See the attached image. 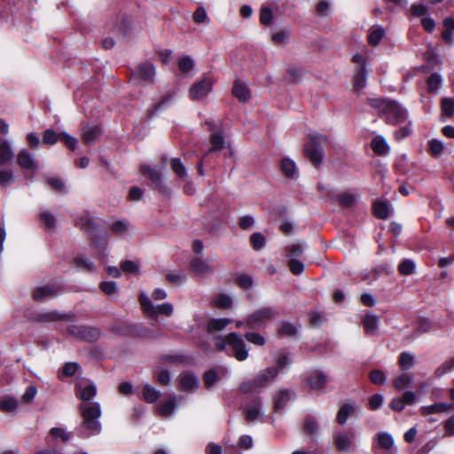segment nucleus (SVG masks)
<instances>
[{"label": "nucleus", "instance_id": "nucleus-1", "mask_svg": "<svg viewBox=\"0 0 454 454\" xmlns=\"http://www.w3.org/2000/svg\"><path fill=\"white\" fill-rule=\"evenodd\" d=\"M76 395L83 401L80 405L82 416V427L89 434L84 436L98 434L101 432V406L98 402H90L97 394V387L90 382H81L76 385Z\"/></svg>", "mask_w": 454, "mask_h": 454}, {"label": "nucleus", "instance_id": "nucleus-2", "mask_svg": "<svg viewBox=\"0 0 454 454\" xmlns=\"http://www.w3.org/2000/svg\"><path fill=\"white\" fill-rule=\"evenodd\" d=\"M369 104L372 107L378 109L386 118L389 124L399 125L407 121V110L399 103L386 98H369Z\"/></svg>", "mask_w": 454, "mask_h": 454}, {"label": "nucleus", "instance_id": "nucleus-3", "mask_svg": "<svg viewBox=\"0 0 454 454\" xmlns=\"http://www.w3.org/2000/svg\"><path fill=\"white\" fill-rule=\"evenodd\" d=\"M214 345L219 351H223L227 346L233 350L234 357L239 361H244L248 357V349L242 337L236 333H231L225 336H219L214 339Z\"/></svg>", "mask_w": 454, "mask_h": 454}, {"label": "nucleus", "instance_id": "nucleus-4", "mask_svg": "<svg viewBox=\"0 0 454 454\" xmlns=\"http://www.w3.org/2000/svg\"><path fill=\"white\" fill-rule=\"evenodd\" d=\"M139 301L142 310L152 318H156L159 315L170 317L174 313V307L171 303L153 305L151 299L144 293L140 294Z\"/></svg>", "mask_w": 454, "mask_h": 454}, {"label": "nucleus", "instance_id": "nucleus-5", "mask_svg": "<svg viewBox=\"0 0 454 454\" xmlns=\"http://www.w3.org/2000/svg\"><path fill=\"white\" fill-rule=\"evenodd\" d=\"M310 141L305 146V153L315 166L322 162L324 151L323 144L328 143V137L322 134H311Z\"/></svg>", "mask_w": 454, "mask_h": 454}, {"label": "nucleus", "instance_id": "nucleus-6", "mask_svg": "<svg viewBox=\"0 0 454 454\" xmlns=\"http://www.w3.org/2000/svg\"><path fill=\"white\" fill-rule=\"evenodd\" d=\"M357 434L353 429L337 431L333 435V442L337 450L350 452L356 447Z\"/></svg>", "mask_w": 454, "mask_h": 454}, {"label": "nucleus", "instance_id": "nucleus-7", "mask_svg": "<svg viewBox=\"0 0 454 454\" xmlns=\"http://www.w3.org/2000/svg\"><path fill=\"white\" fill-rule=\"evenodd\" d=\"M207 124L208 125L210 130L213 131L211 135V147L209 149V152H217L221 150H225V155L232 156L233 155V150L227 142L223 134L217 130L219 127V122H215L213 121H207Z\"/></svg>", "mask_w": 454, "mask_h": 454}, {"label": "nucleus", "instance_id": "nucleus-8", "mask_svg": "<svg viewBox=\"0 0 454 454\" xmlns=\"http://www.w3.org/2000/svg\"><path fill=\"white\" fill-rule=\"evenodd\" d=\"M278 311L270 307H263L252 313L247 319V325L251 329H257L266 321L276 317Z\"/></svg>", "mask_w": 454, "mask_h": 454}, {"label": "nucleus", "instance_id": "nucleus-9", "mask_svg": "<svg viewBox=\"0 0 454 454\" xmlns=\"http://www.w3.org/2000/svg\"><path fill=\"white\" fill-rule=\"evenodd\" d=\"M189 268L192 273L201 278H207L215 271L214 266L210 263V261L200 256L192 258Z\"/></svg>", "mask_w": 454, "mask_h": 454}, {"label": "nucleus", "instance_id": "nucleus-10", "mask_svg": "<svg viewBox=\"0 0 454 454\" xmlns=\"http://www.w3.org/2000/svg\"><path fill=\"white\" fill-rule=\"evenodd\" d=\"M213 82L209 78H203L194 82L189 89V97L192 100L204 99L212 90Z\"/></svg>", "mask_w": 454, "mask_h": 454}, {"label": "nucleus", "instance_id": "nucleus-11", "mask_svg": "<svg viewBox=\"0 0 454 454\" xmlns=\"http://www.w3.org/2000/svg\"><path fill=\"white\" fill-rule=\"evenodd\" d=\"M245 418L248 422H261L263 419L264 412L260 399H255L243 407Z\"/></svg>", "mask_w": 454, "mask_h": 454}, {"label": "nucleus", "instance_id": "nucleus-12", "mask_svg": "<svg viewBox=\"0 0 454 454\" xmlns=\"http://www.w3.org/2000/svg\"><path fill=\"white\" fill-rule=\"evenodd\" d=\"M17 161L19 166L24 170L25 176L27 172L34 173L38 169V163L35 160L34 155L29 153L27 149H22L18 156Z\"/></svg>", "mask_w": 454, "mask_h": 454}, {"label": "nucleus", "instance_id": "nucleus-13", "mask_svg": "<svg viewBox=\"0 0 454 454\" xmlns=\"http://www.w3.org/2000/svg\"><path fill=\"white\" fill-rule=\"evenodd\" d=\"M155 68L153 64L145 62L140 64L132 73V79L137 82H152L154 79Z\"/></svg>", "mask_w": 454, "mask_h": 454}, {"label": "nucleus", "instance_id": "nucleus-14", "mask_svg": "<svg viewBox=\"0 0 454 454\" xmlns=\"http://www.w3.org/2000/svg\"><path fill=\"white\" fill-rule=\"evenodd\" d=\"M181 390L193 392L200 386V380L194 374L184 372L179 375Z\"/></svg>", "mask_w": 454, "mask_h": 454}, {"label": "nucleus", "instance_id": "nucleus-15", "mask_svg": "<svg viewBox=\"0 0 454 454\" xmlns=\"http://www.w3.org/2000/svg\"><path fill=\"white\" fill-rule=\"evenodd\" d=\"M59 292V288L56 285H45L43 286L37 287L34 291V298L36 301H45L50 298L54 297Z\"/></svg>", "mask_w": 454, "mask_h": 454}, {"label": "nucleus", "instance_id": "nucleus-16", "mask_svg": "<svg viewBox=\"0 0 454 454\" xmlns=\"http://www.w3.org/2000/svg\"><path fill=\"white\" fill-rule=\"evenodd\" d=\"M68 332L73 335L86 339L90 341L98 339L99 336V332L98 329H92L84 326H71L68 329Z\"/></svg>", "mask_w": 454, "mask_h": 454}, {"label": "nucleus", "instance_id": "nucleus-17", "mask_svg": "<svg viewBox=\"0 0 454 454\" xmlns=\"http://www.w3.org/2000/svg\"><path fill=\"white\" fill-rule=\"evenodd\" d=\"M278 373L279 370L278 367H269L266 370L260 372L254 377L257 387L260 388L266 386L270 381L273 380Z\"/></svg>", "mask_w": 454, "mask_h": 454}, {"label": "nucleus", "instance_id": "nucleus-18", "mask_svg": "<svg viewBox=\"0 0 454 454\" xmlns=\"http://www.w3.org/2000/svg\"><path fill=\"white\" fill-rule=\"evenodd\" d=\"M232 94L239 101L243 103L248 101L251 98L250 90L247 84L239 80L234 82Z\"/></svg>", "mask_w": 454, "mask_h": 454}, {"label": "nucleus", "instance_id": "nucleus-19", "mask_svg": "<svg viewBox=\"0 0 454 454\" xmlns=\"http://www.w3.org/2000/svg\"><path fill=\"white\" fill-rule=\"evenodd\" d=\"M454 410V404L450 403H437L421 407V414L427 416L434 413H448Z\"/></svg>", "mask_w": 454, "mask_h": 454}, {"label": "nucleus", "instance_id": "nucleus-20", "mask_svg": "<svg viewBox=\"0 0 454 454\" xmlns=\"http://www.w3.org/2000/svg\"><path fill=\"white\" fill-rule=\"evenodd\" d=\"M373 152L381 156L387 155L390 152V146L383 136L376 135L371 143Z\"/></svg>", "mask_w": 454, "mask_h": 454}, {"label": "nucleus", "instance_id": "nucleus-21", "mask_svg": "<svg viewBox=\"0 0 454 454\" xmlns=\"http://www.w3.org/2000/svg\"><path fill=\"white\" fill-rule=\"evenodd\" d=\"M293 392L290 390L283 389L278 391L273 397L274 411L278 412L280 410H282L286 405V403L291 400Z\"/></svg>", "mask_w": 454, "mask_h": 454}, {"label": "nucleus", "instance_id": "nucleus-22", "mask_svg": "<svg viewBox=\"0 0 454 454\" xmlns=\"http://www.w3.org/2000/svg\"><path fill=\"white\" fill-rule=\"evenodd\" d=\"M327 382V377L319 371L313 372L308 378V385L315 390L322 389Z\"/></svg>", "mask_w": 454, "mask_h": 454}, {"label": "nucleus", "instance_id": "nucleus-23", "mask_svg": "<svg viewBox=\"0 0 454 454\" xmlns=\"http://www.w3.org/2000/svg\"><path fill=\"white\" fill-rule=\"evenodd\" d=\"M142 174L150 178L156 187L162 188V174L160 168L144 166L142 167Z\"/></svg>", "mask_w": 454, "mask_h": 454}, {"label": "nucleus", "instance_id": "nucleus-24", "mask_svg": "<svg viewBox=\"0 0 454 454\" xmlns=\"http://www.w3.org/2000/svg\"><path fill=\"white\" fill-rule=\"evenodd\" d=\"M358 406L354 403H344L339 410L336 420L340 425L347 422L348 419L357 410Z\"/></svg>", "mask_w": 454, "mask_h": 454}, {"label": "nucleus", "instance_id": "nucleus-25", "mask_svg": "<svg viewBox=\"0 0 454 454\" xmlns=\"http://www.w3.org/2000/svg\"><path fill=\"white\" fill-rule=\"evenodd\" d=\"M367 82V71L365 67H359L356 68L353 78L354 90L359 91L366 86Z\"/></svg>", "mask_w": 454, "mask_h": 454}, {"label": "nucleus", "instance_id": "nucleus-26", "mask_svg": "<svg viewBox=\"0 0 454 454\" xmlns=\"http://www.w3.org/2000/svg\"><path fill=\"white\" fill-rule=\"evenodd\" d=\"M101 129L98 126H86L82 129V137L83 142L90 145L100 136Z\"/></svg>", "mask_w": 454, "mask_h": 454}, {"label": "nucleus", "instance_id": "nucleus-27", "mask_svg": "<svg viewBox=\"0 0 454 454\" xmlns=\"http://www.w3.org/2000/svg\"><path fill=\"white\" fill-rule=\"evenodd\" d=\"M291 31L289 28H283L271 34V43L276 46H285L290 40Z\"/></svg>", "mask_w": 454, "mask_h": 454}, {"label": "nucleus", "instance_id": "nucleus-28", "mask_svg": "<svg viewBox=\"0 0 454 454\" xmlns=\"http://www.w3.org/2000/svg\"><path fill=\"white\" fill-rule=\"evenodd\" d=\"M380 317L374 314L368 313L363 319L364 331L367 334L372 335L379 326Z\"/></svg>", "mask_w": 454, "mask_h": 454}, {"label": "nucleus", "instance_id": "nucleus-29", "mask_svg": "<svg viewBox=\"0 0 454 454\" xmlns=\"http://www.w3.org/2000/svg\"><path fill=\"white\" fill-rule=\"evenodd\" d=\"M280 168H281V171H282L283 175H285V176L291 178V179L297 177V176H298L297 167H296L295 162L294 160H292L291 159H289V158L283 159L280 163Z\"/></svg>", "mask_w": 454, "mask_h": 454}, {"label": "nucleus", "instance_id": "nucleus-30", "mask_svg": "<svg viewBox=\"0 0 454 454\" xmlns=\"http://www.w3.org/2000/svg\"><path fill=\"white\" fill-rule=\"evenodd\" d=\"M385 36V29L380 25L372 26L368 34V43L372 46H377Z\"/></svg>", "mask_w": 454, "mask_h": 454}, {"label": "nucleus", "instance_id": "nucleus-31", "mask_svg": "<svg viewBox=\"0 0 454 454\" xmlns=\"http://www.w3.org/2000/svg\"><path fill=\"white\" fill-rule=\"evenodd\" d=\"M176 407V395H171L162 403H160L157 409L161 416L170 417L171 415H173Z\"/></svg>", "mask_w": 454, "mask_h": 454}, {"label": "nucleus", "instance_id": "nucleus-32", "mask_svg": "<svg viewBox=\"0 0 454 454\" xmlns=\"http://www.w3.org/2000/svg\"><path fill=\"white\" fill-rule=\"evenodd\" d=\"M231 323V320L229 318H212L207 322V332L215 333L223 331Z\"/></svg>", "mask_w": 454, "mask_h": 454}, {"label": "nucleus", "instance_id": "nucleus-33", "mask_svg": "<svg viewBox=\"0 0 454 454\" xmlns=\"http://www.w3.org/2000/svg\"><path fill=\"white\" fill-rule=\"evenodd\" d=\"M442 82H443V80H442V77L441 74H439L437 73L432 74L427 78V81L428 91L430 93H438L440 88L442 85Z\"/></svg>", "mask_w": 454, "mask_h": 454}, {"label": "nucleus", "instance_id": "nucleus-34", "mask_svg": "<svg viewBox=\"0 0 454 454\" xmlns=\"http://www.w3.org/2000/svg\"><path fill=\"white\" fill-rule=\"evenodd\" d=\"M377 441L380 447L385 450H391L394 448V439L392 435L387 432H380L377 434Z\"/></svg>", "mask_w": 454, "mask_h": 454}, {"label": "nucleus", "instance_id": "nucleus-35", "mask_svg": "<svg viewBox=\"0 0 454 454\" xmlns=\"http://www.w3.org/2000/svg\"><path fill=\"white\" fill-rule=\"evenodd\" d=\"M220 380V374L216 369H210L204 373L203 381L205 387L212 388Z\"/></svg>", "mask_w": 454, "mask_h": 454}, {"label": "nucleus", "instance_id": "nucleus-36", "mask_svg": "<svg viewBox=\"0 0 454 454\" xmlns=\"http://www.w3.org/2000/svg\"><path fill=\"white\" fill-rule=\"evenodd\" d=\"M374 214L378 218L386 219L390 214L389 204L387 201L379 200L373 205Z\"/></svg>", "mask_w": 454, "mask_h": 454}, {"label": "nucleus", "instance_id": "nucleus-37", "mask_svg": "<svg viewBox=\"0 0 454 454\" xmlns=\"http://www.w3.org/2000/svg\"><path fill=\"white\" fill-rule=\"evenodd\" d=\"M274 20V13L271 7L262 4L260 9V22L264 26H270Z\"/></svg>", "mask_w": 454, "mask_h": 454}, {"label": "nucleus", "instance_id": "nucleus-38", "mask_svg": "<svg viewBox=\"0 0 454 454\" xmlns=\"http://www.w3.org/2000/svg\"><path fill=\"white\" fill-rule=\"evenodd\" d=\"M18 404V401L12 396H4L0 400V409L6 413L15 411Z\"/></svg>", "mask_w": 454, "mask_h": 454}, {"label": "nucleus", "instance_id": "nucleus-39", "mask_svg": "<svg viewBox=\"0 0 454 454\" xmlns=\"http://www.w3.org/2000/svg\"><path fill=\"white\" fill-rule=\"evenodd\" d=\"M13 158V151L7 141L0 143V165L5 164Z\"/></svg>", "mask_w": 454, "mask_h": 454}, {"label": "nucleus", "instance_id": "nucleus-40", "mask_svg": "<svg viewBox=\"0 0 454 454\" xmlns=\"http://www.w3.org/2000/svg\"><path fill=\"white\" fill-rule=\"evenodd\" d=\"M170 166L176 176L180 179H186L188 176L187 169L180 159L174 158L170 161Z\"/></svg>", "mask_w": 454, "mask_h": 454}, {"label": "nucleus", "instance_id": "nucleus-41", "mask_svg": "<svg viewBox=\"0 0 454 454\" xmlns=\"http://www.w3.org/2000/svg\"><path fill=\"white\" fill-rule=\"evenodd\" d=\"M160 396V392L149 384H145L143 389L144 400L147 403H155Z\"/></svg>", "mask_w": 454, "mask_h": 454}, {"label": "nucleus", "instance_id": "nucleus-42", "mask_svg": "<svg viewBox=\"0 0 454 454\" xmlns=\"http://www.w3.org/2000/svg\"><path fill=\"white\" fill-rule=\"evenodd\" d=\"M413 382V377L410 373H403L394 380L395 387L402 391L405 387H408Z\"/></svg>", "mask_w": 454, "mask_h": 454}, {"label": "nucleus", "instance_id": "nucleus-43", "mask_svg": "<svg viewBox=\"0 0 454 454\" xmlns=\"http://www.w3.org/2000/svg\"><path fill=\"white\" fill-rule=\"evenodd\" d=\"M74 264L82 271H93L95 270L94 263L84 255L75 257Z\"/></svg>", "mask_w": 454, "mask_h": 454}, {"label": "nucleus", "instance_id": "nucleus-44", "mask_svg": "<svg viewBox=\"0 0 454 454\" xmlns=\"http://www.w3.org/2000/svg\"><path fill=\"white\" fill-rule=\"evenodd\" d=\"M40 219L48 231H52L56 227V218L50 211L43 210L40 213Z\"/></svg>", "mask_w": 454, "mask_h": 454}, {"label": "nucleus", "instance_id": "nucleus-45", "mask_svg": "<svg viewBox=\"0 0 454 454\" xmlns=\"http://www.w3.org/2000/svg\"><path fill=\"white\" fill-rule=\"evenodd\" d=\"M78 369V364L73 362L67 363L59 372V378L63 380L65 377H72L77 372Z\"/></svg>", "mask_w": 454, "mask_h": 454}, {"label": "nucleus", "instance_id": "nucleus-46", "mask_svg": "<svg viewBox=\"0 0 454 454\" xmlns=\"http://www.w3.org/2000/svg\"><path fill=\"white\" fill-rule=\"evenodd\" d=\"M429 148L431 154L436 158L442 156L445 152V145L443 142L438 139L430 140Z\"/></svg>", "mask_w": 454, "mask_h": 454}, {"label": "nucleus", "instance_id": "nucleus-47", "mask_svg": "<svg viewBox=\"0 0 454 454\" xmlns=\"http://www.w3.org/2000/svg\"><path fill=\"white\" fill-rule=\"evenodd\" d=\"M213 301L215 306L222 309H228L232 304L231 297L226 294H217L214 297Z\"/></svg>", "mask_w": 454, "mask_h": 454}, {"label": "nucleus", "instance_id": "nucleus-48", "mask_svg": "<svg viewBox=\"0 0 454 454\" xmlns=\"http://www.w3.org/2000/svg\"><path fill=\"white\" fill-rule=\"evenodd\" d=\"M415 356L411 353L403 352L399 356V364L403 370H409L414 365Z\"/></svg>", "mask_w": 454, "mask_h": 454}, {"label": "nucleus", "instance_id": "nucleus-49", "mask_svg": "<svg viewBox=\"0 0 454 454\" xmlns=\"http://www.w3.org/2000/svg\"><path fill=\"white\" fill-rule=\"evenodd\" d=\"M427 12L428 8L424 4H413L410 8V15L413 18H424Z\"/></svg>", "mask_w": 454, "mask_h": 454}, {"label": "nucleus", "instance_id": "nucleus-50", "mask_svg": "<svg viewBox=\"0 0 454 454\" xmlns=\"http://www.w3.org/2000/svg\"><path fill=\"white\" fill-rule=\"evenodd\" d=\"M298 332V325L293 323L284 322L279 328V334L282 336H294Z\"/></svg>", "mask_w": 454, "mask_h": 454}, {"label": "nucleus", "instance_id": "nucleus-51", "mask_svg": "<svg viewBox=\"0 0 454 454\" xmlns=\"http://www.w3.org/2000/svg\"><path fill=\"white\" fill-rule=\"evenodd\" d=\"M442 112L447 117L454 114V99L451 98H443L442 99Z\"/></svg>", "mask_w": 454, "mask_h": 454}, {"label": "nucleus", "instance_id": "nucleus-52", "mask_svg": "<svg viewBox=\"0 0 454 454\" xmlns=\"http://www.w3.org/2000/svg\"><path fill=\"white\" fill-rule=\"evenodd\" d=\"M178 67L181 72L188 74L193 69L194 61L191 57L184 56L179 59Z\"/></svg>", "mask_w": 454, "mask_h": 454}, {"label": "nucleus", "instance_id": "nucleus-53", "mask_svg": "<svg viewBox=\"0 0 454 454\" xmlns=\"http://www.w3.org/2000/svg\"><path fill=\"white\" fill-rule=\"evenodd\" d=\"M15 176L10 169H3L0 171V185L8 186L15 182Z\"/></svg>", "mask_w": 454, "mask_h": 454}, {"label": "nucleus", "instance_id": "nucleus-54", "mask_svg": "<svg viewBox=\"0 0 454 454\" xmlns=\"http://www.w3.org/2000/svg\"><path fill=\"white\" fill-rule=\"evenodd\" d=\"M398 270L403 275H411L415 271V263L413 261L403 260L398 266Z\"/></svg>", "mask_w": 454, "mask_h": 454}, {"label": "nucleus", "instance_id": "nucleus-55", "mask_svg": "<svg viewBox=\"0 0 454 454\" xmlns=\"http://www.w3.org/2000/svg\"><path fill=\"white\" fill-rule=\"evenodd\" d=\"M166 278L168 281L178 286L184 284L187 278L186 274L183 271L169 272Z\"/></svg>", "mask_w": 454, "mask_h": 454}, {"label": "nucleus", "instance_id": "nucleus-56", "mask_svg": "<svg viewBox=\"0 0 454 454\" xmlns=\"http://www.w3.org/2000/svg\"><path fill=\"white\" fill-rule=\"evenodd\" d=\"M100 288L104 294L112 296L118 292V286L114 281H105L100 285Z\"/></svg>", "mask_w": 454, "mask_h": 454}, {"label": "nucleus", "instance_id": "nucleus-57", "mask_svg": "<svg viewBox=\"0 0 454 454\" xmlns=\"http://www.w3.org/2000/svg\"><path fill=\"white\" fill-rule=\"evenodd\" d=\"M370 380L375 385H382L386 382V374L381 370H373L370 373Z\"/></svg>", "mask_w": 454, "mask_h": 454}, {"label": "nucleus", "instance_id": "nucleus-58", "mask_svg": "<svg viewBox=\"0 0 454 454\" xmlns=\"http://www.w3.org/2000/svg\"><path fill=\"white\" fill-rule=\"evenodd\" d=\"M60 139L59 134H57L54 130L49 129L43 133V142L47 145H54Z\"/></svg>", "mask_w": 454, "mask_h": 454}, {"label": "nucleus", "instance_id": "nucleus-59", "mask_svg": "<svg viewBox=\"0 0 454 454\" xmlns=\"http://www.w3.org/2000/svg\"><path fill=\"white\" fill-rule=\"evenodd\" d=\"M250 239L253 247L256 250H259L265 246L266 239L264 236L260 232H254V234H252Z\"/></svg>", "mask_w": 454, "mask_h": 454}, {"label": "nucleus", "instance_id": "nucleus-60", "mask_svg": "<svg viewBox=\"0 0 454 454\" xmlns=\"http://www.w3.org/2000/svg\"><path fill=\"white\" fill-rule=\"evenodd\" d=\"M257 389H259V387H257L254 379L243 382L239 387V391L243 394H252Z\"/></svg>", "mask_w": 454, "mask_h": 454}, {"label": "nucleus", "instance_id": "nucleus-61", "mask_svg": "<svg viewBox=\"0 0 454 454\" xmlns=\"http://www.w3.org/2000/svg\"><path fill=\"white\" fill-rule=\"evenodd\" d=\"M291 272L294 275H300L304 270V264L302 262L292 258L288 262Z\"/></svg>", "mask_w": 454, "mask_h": 454}, {"label": "nucleus", "instance_id": "nucleus-62", "mask_svg": "<svg viewBox=\"0 0 454 454\" xmlns=\"http://www.w3.org/2000/svg\"><path fill=\"white\" fill-rule=\"evenodd\" d=\"M111 230L115 233H126L129 230V223L125 221H116L111 225Z\"/></svg>", "mask_w": 454, "mask_h": 454}, {"label": "nucleus", "instance_id": "nucleus-63", "mask_svg": "<svg viewBox=\"0 0 454 454\" xmlns=\"http://www.w3.org/2000/svg\"><path fill=\"white\" fill-rule=\"evenodd\" d=\"M51 434L54 439H59L62 442H66L69 439L70 434L64 428L53 427L51 429Z\"/></svg>", "mask_w": 454, "mask_h": 454}, {"label": "nucleus", "instance_id": "nucleus-64", "mask_svg": "<svg viewBox=\"0 0 454 454\" xmlns=\"http://www.w3.org/2000/svg\"><path fill=\"white\" fill-rule=\"evenodd\" d=\"M317 12L320 16H328L331 12V4L328 1L321 0L317 4Z\"/></svg>", "mask_w": 454, "mask_h": 454}]
</instances>
